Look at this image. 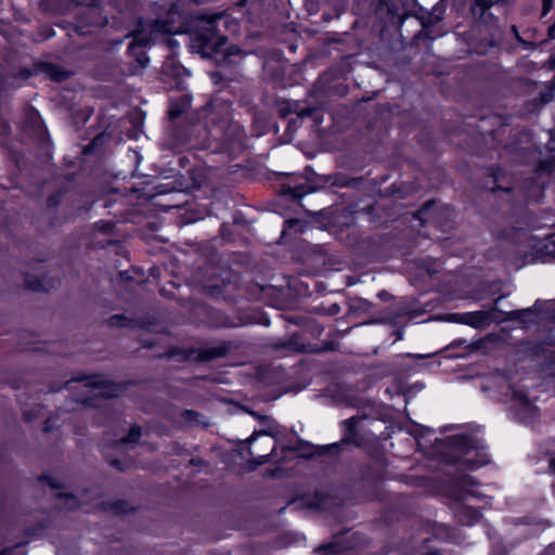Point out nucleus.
<instances>
[{"instance_id":"obj_1","label":"nucleus","mask_w":555,"mask_h":555,"mask_svg":"<svg viewBox=\"0 0 555 555\" xmlns=\"http://www.w3.org/2000/svg\"><path fill=\"white\" fill-rule=\"evenodd\" d=\"M538 387L526 384H481L480 391L490 400L508 404L515 416L522 423H533L540 415L534 401Z\"/></svg>"},{"instance_id":"obj_2","label":"nucleus","mask_w":555,"mask_h":555,"mask_svg":"<svg viewBox=\"0 0 555 555\" xmlns=\"http://www.w3.org/2000/svg\"><path fill=\"white\" fill-rule=\"evenodd\" d=\"M448 461L477 469L489 462L485 441L472 435H455L447 438Z\"/></svg>"},{"instance_id":"obj_3","label":"nucleus","mask_w":555,"mask_h":555,"mask_svg":"<svg viewBox=\"0 0 555 555\" xmlns=\"http://www.w3.org/2000/svg\"><path fill=\"white\" fill-rule=\"evenodd\" d=\"M314 397L321 398L325 404L333 405L361 408L371 404V401L352 384H328L320 395Z\"/></svg>"},{"instance_id":"obj_4","label":"nucleus","mask_w":555,"mask_h":555,"mask_svg":"<svg viewBox=\"0 0 555 555\" xmlns=\"http://www.w3.org/2000/svg\"><path fill=\"white\" fill-rule=\"evenodd\" d=\"M356 533L346 531L341 537L335 538V541L328 545L322 546L318 550L322 555H339L345 550L352 548L357 544L351 540Z\"/></svg>"},{"instance_id":"obj_5","label":"nucleus","mask_w":555,"mask_h":555,"mask_svg":"<svg viewBox=\"0 0 555 555\" xmlns=\"http://www.w3.org/2000/svg\"><path fill=\"white\" fill-rule=\"evenodd\" d=\"M115 385L116 384H98V383L85 384V386L87 388V393L90 397L81 400V402L83 404H88V405H91V406H94V408L102 406L99 403V400L104 398V397L111 396L109 395V389H111L112 386H115Z\"/></svg>"},{"instance_id":"obj_6","label":"nucleus","mask_w":555,"mask_h":555,"mask_svg":"<svg viewBox=\"0 0 555 555\" xmlns=\"http://www.w3.org/2000/svg\"><path fill=\"white\" fill-rule=\"evenodd\" d=\"M262 388L259 392V399L263 402L274 401L278 400L283 393L293 391L295 393H298L302 391L306 388V385L297 384L292 388L280 390L278 386L280 384H260Z\"/></svg>"},{"instance_id":"obj_7","label":"nucleus","mask_w":555,"mask_h":555,"mask_svg":"<svg viewBox=\"0 0 555 555\" xmlns=\"http://www.w3.org/2000/svg\"><path fill=\"white\" fill-rule=\"evenodd\" d=\"M359 424V418L357 416L349 417L341 422V427L344 430V437L340 442L334 443L333 448H338L340 444L354 443L357 444V426Z\"/></svg>"},{"instance_id":"obj_8","label":"nucleus","mask_w":555,"mask_h":555,"mask_svg":"<svg viewBox=\"0 0 555 555\" xmlns=\"http://www.w3.org/2000/svg\"><path fill=\"white\" fill-rule=\"evenodd\" d=\"M480 516V512L470 506L460 505L455 509V517L463 526H473L479 520Z\"/></svg>"},{"instance_id":"obj_9","label":"nucleus","mask_w":555,"mask_h":555,"mask_svg":"<svg viewBox=\"0 0 555 555\" xmlns=\"http://www.w3.org/2000/svg\"><path fill=\"white\" fill-rule=\"evenodd\" d=\"M149 43V40L144 39L142 34H138L134 37L133 42L129 46V52L132 55H138L139 64L144 67L149 63V57L140 49Z\"/></svg>"},{"instance_id":"obj_10","label":"nucleus","mask_w":555,"mask_h":555,"mask_svg":"<svg viewBox=\"0 0 555 555\" xmlns=\"http://www.w3.org/2000/svg\"><path fill=\"white\" fill-rule=\"evenodd\" d=\"M477 481L472 476H465L460 481V487L463 491V493L460 494V500H466L467 496L472 495L475 496L477 492L472 487L476 486Z\"/></svg>"},{"instance_id":"obj_11","label":"nucleus","mask_w":555,"mask_h":555,"mask_svg":"<svg viewBox=\"0 0 555 555\" xmlns=\"http://www.w3.org/2000/svg\"><path fill=\"white\" fill-rule=\"evenodd\" d=\"M140 437H141V428L138 426H133L127 436H125L114 442V447L119 449L124 444L135 443L140 439Z\"/></svg>"},{"instance_id":"obj_12","label":"nucleus","mask_w":555,"mask_h":555,"mask_svg":"<svg viewBox=\"0 0 555 555\" xmlns=\"http://www.w3.org/2000/svg\"><path fill=\"white\" fill-rule=\"evenodd\" d=\"M403 386L404 384H390V386L386 388L385 393L389 395L390 399L397 398L403 403H406V392Z\"/></svg>"},{"instance_id":"obj_13","label":"nucleus","mask_w":555,"mask_h":555,"mask_svg":"<svg viewBox=\"0 0 555 555\" xmlns=\"http://www.w3.org/2000/svg\"><path fill=\"white\" fill-rule=\"evenodd\" d=\"M214 22H215V20L208 22L210 33H212V30L215 29ZM212 37H215V34H211L209 38H205L204 39V48L206 50H211L214 48H219L221 44H223L225 42V38L224 37L217 36L216 40H214Z\"/></svg>"},{"instance_id":"obj_14","label":"nucleus","mask_w":555,"mask_h":555,"mask_svg":"<svg viewBox=\"0 0 555 555\" xmlns=\"http://www.w3.org/2000/svg\"><path fill=\"white\" fill-rule=\"evenodd\" d=\"M267 447L270 449V452L267 454H258L254 459V463L256 466L262 465L269 461L270 456H273V452L275 450V442L272 438H269L267 441Z\"/></svg>"},{"instance_id":"obj_15","label":"nucleus","mask_w":555,"mask_h":555,"mask_svg":"<svg viewBox=\"0 0 555 555\" xmlns=\"http://www.w3.org/2000/svg\"><path fill=\"white\" fill-rule=\"evenodd\" d=\"M59 499L64 500V506L68 509H74L79 506V501L75 495L59 493Z\"/></svg>"},{"instance_id":"obj_16","label":"nucleus","mask_w":555,"mask_h":555,"mask_svg":"<svg viewBox=\"0 0 555 555\" xmlns=\"http://www.w3.org/2000/svg\"><path fill=\"white\" fill-rule=\"evenodd\" d=\"M0 555H25L24 546L22 544H15L1 551Z\"/></svg>"},{"instance_id":"obj_17","label":"nucleus","mask_w":555,"mask_h":555,"mask_svg":"<svg viewBox=\"0 0 555 555\" xmlns=\"http://www.w3.org/2000/svg\"><path fill=\"white\" fill-rule=\"evenodd\" d=\"M31 72L29 69H21L16 74H14L13 78L16 82L28 80L31 77Z\"/></svg>"},{"instance_id":"obj_18","label":"nucleus","mask_w":555,"mask_h":555,"mask_svg":"<svg viewBox=\"0 0 555 555\" xmlns=\"http://www.w3.org/2000/svg\"><path fill=\"white\" fill-rule=\"evenodd\" d=\"M259 436H267V431L261 430V431L255 433L253 436H250V437L247 439V441H248L249 443H253V442L256 440V438H257V437H259Z\"/></svg>"},{"instance_id":"obj_19","label":"nucleus","mask_w":555,"mask_h":555,"mask_svg":"<svg viewBox=\"0 0 555 555\" xmlns=\"http://www.w3.org/2000/svg\"><path fill=\"white\" fill-rule=\"evenodd\" d=\"M33 416H34V414H33V411H31V410H25V411L23 412V417H24V420H25L26 422H30V421L33 420Z\"/></svg>"},{"instance_id":"obj_20","label":"nucleus","mask_w":555,"mask_h":555,"mask_svg":"<svg viewBox=\"0 0 555 555\" xmlns=\"http://www.w3.org/2000/svg\"><path fill=\"white\" fill-rule=\"evenodd\" d=\"M184 415H185V418L189 420V421H194L195 420V416H197V413L193 412V411H184Z\"/></svg>"},{"instance_id":"obj_21","label":"nucleus","mask_w":555,"mask_h":555,"mask_svg":"<svg viewBox=\"0 0 555 555\" xmlns=\"http://www.w3.org/2000/svg\"><path fill=\"white\" fill-rule=\"evenodd\" d=\"M111 465L116 467L119 470H124L125 469L122 463L120 461H118V460L111 461Z\"/></svg>"},{"instance_id":"obj_22","label":"nucleus","mask_w":555,"mask_h":555,"mask_svg":"<svg viewBox=\"0 0 555 555\" xmlns=\"http://www.w3.org/2000/svg\"><path fill=\"white\" fill-rule=\"evenodd\" d=\"M42 481H46L50 487L52 488H59V485H56L52 478H46V477H42L41 479Z\"/></svg>"},{"instance_id":"obj_23","label":"nucleus","mask_w":555,"mask_h":555,"mask_svg":"<svg viewBox=\"0 0 555 555\" xmlns=\"http://www.w3.org/2000/svg\"><path fill=\"white\" fill-rule=\"evenodd\" d=\"M36 133H37V140H38V139H39V137H42V135L44 134V129H41V128L37 125Z\"/></svg>"},{"instance_id":"obj_24","label":"nucleus","mask_w":555,"mask_h":555,"mask_svg":"<svg viewBox=\"0 0 555 555\" xmlns=\"http://www.w3.org/2000/svg\"><path fill=\"white\" fill-rule=\"evenodd\" d=\"M550 468L555 474V456L550 461Z\"/></svg>"},{"instance_id":"obj_25","label":"nucleus","mask_w":555,"mask_h":555,"mask_svg":"<svg viewBox=\"0 0 555 555\" xmlns=\"http://www.w3.org/2000/svg\"><path fill=\"white\" fill-rule=\"evenodd\" d=\"M413 358H416V359H425L427 357H429V354H412Z\"/></svg>"},{"instance_id":"obj_26","label":"nucleus","mask_w":555,"mask_h":555,"mask_svg":"<svg viewBox=\"0 0 555 555\" xmlns=\"http://www.w3.org/2000/svg\"><path fill=\"white\" fill-rule=\"evenodd\" d=\"M450 321H459L457 315L453 314L448 318Z\"/></svg>"},{"instance_id":"obj_27","label":"nucleus","mask_w":555,"mask_h":555,"mask_svg":"<svg viewBox=\"0 0 555 555\" xmlns=\"http://www.w3.org/2000/svg\"><path fill=\"white\" fill-rule=\"evenodd\" d=\"M548 9H550V8H548V4H547V3H546V1H545V2H544V14H546V13H547Z\"/></svg>"},{"instance_id":"obj_28","label":"nucleus","mask_w":555,"mask_h":555,"mask_svg":"<svg viewBox=\"0 0 555 555\" xmlns=\"http://www.w3.org/2000/svg\"><path fill=\"white\" fill-rule=\"evenodd\" d=\"M169 114L171 115V117H175L176 115H178V113H177V112H175V111H173V108H171V109L169 111Z\"/></svg>"},{"instance_id":"obj_29","label":"nucleus","mask_w":555,"mask_h":555,"mask_svg":"<svg viewBox=\"0 0 555 555\" xmlns=\"http://www.w3.org/2000/svg\"><path fill=\"white\" fill-rule=\"evenodd\" d=\"M551 551H552L551 548H550V550H546V551L544 552V554H543V555H550V554H551Z\"/></svg>"},{"instance_id":"obj_30","label":"nucleus","mask_w":555,"mask_h":555,"mask_svg":"<svg viewBox=\"0 0 555 555\" xmlns=\"http://www.w3.org/2000/svg\"><path fill=\"white\" fill-rule=\"evenodd\" d=\"M46 145H47V151L49 152L50 145L48 144V142H46Z\"/></svg>"}]
</instances>
